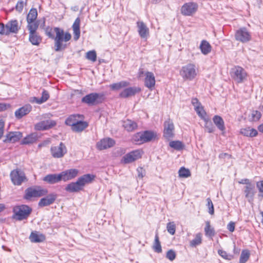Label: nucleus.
<instances>
[{
	"instance_id": "1",
	"label": "nucleus",
	"mask_w": 263,
	"mask_h": 263,
	"mask_svg": "<svg viewBox=\"0 0 263 263\" xmlns=\"http://www.w3.org/2000/svg\"><path fill=\"white\" fill-rule=\"evenodd\" d=\"M95 177V175L93 174L83 175L79 177L76 182L68 184L65 190L70 193L79 192L82 191L86 184L92 183Z\"/></svg>"
},
{
	"instance_id": "2",
	"label": "nucleus",
	"mask_w": 263,
	"mask_h": 263,
	"mask_svg": "<svg viewBox=\"0 0 263 263\" xmlns=\"http://www.w3.org/2000/svg\"><path fill=\"white\" fill-rule=\"evenodd\" d=\"M54 30L56 33V36L54 38L55 41V50L56 51H59L65 48L62 42L63 41L67 42L71 39V34L68 33H64L63 30L59 28H54Z\"/></svg>"
},
{
	"instance_id": "3",
	"label": "nucleus",
	"mask_w": 263,
	"mask_h": 263,
	"mask_svg": "<svg viewBox=\"0 0 263 263\" xmlns=\"http://www.w3.org/2000/svg\"><path fill=\"white\" fill-rule=\"evenodd\" d=\"M198 69L196 65L189 63L183 66L180 71V74L184 80H193L197 76Z\"/></svg>"
},
{
	"instance_id": "4",
	"label": "nucleus",
	"mask_w": 263,
	"mask_h": 263,
	"mask_svg": "<svg viewBox=\"0 0 263 263\" xmlns=\"http://www.w3.org/2000/svg\"><path fill=\"white\" fill-rule=\"evenodd\" d=\"M20 29L18 21L16 20L9 21L5 25L0 23V34L9 35L10 33H17Z\"/></svg>"
},
{
	"instance_id": "5",
	"label": "nucleus",
	"mask_w": 263,
	"mask_h": 263,
	"mask_svg": "<svg viewBox=\"0 0 263 263\" xmlns=\"http://www.w3.org/2000/svg\"><path fill=\"white\" fill-rule=\"evenodd\" d=\"M31 212V209L26 205H18L13 208L15 217L19 220L27 218Z\"/></svg>"
},
{
	"instance_id": "6",
	"label": "nucleus",
	"mask_w": 263,
	"mask_h": 263,
	"mask_svg": "<svg viewBox=\"0 0 263 263\" xmlns=\"http://www.w3.org/2000/svg\"><path fill=\"white\" fill-rule=\"evenodd\" d=\"M231 76L237 82L242 83L246 79L247 73L243 68L237 66L231 69Z\"/></svg>"
},
{
	"instance_id": "7",
	"label": "nucleus",
	"mask_w": 263,
	"mask_h": 263,
	"mask_svg": "<svg viewBox=\"0 0 263 263\" xmlns=\"http://www.w3.org/2000/svg\"><path fill=\"white\" fill-rule=\"evenodd\" d=\"M47 193V190L43 189L40 186L30 187L25 191V198L29 199L32 197H41L46 195Z\"/></svg>"
},
{
	"instance_id": "8",
	"label": "nucleus",
	"mask_w": 263,
	"mask_h": 263,
	"mask_svg": "<svg viewBox=\"0 0 263 263\" xmlns=\"http://www.w3.org/2000/svg\"><path fill=\"white\" fill-rule=\"evenodd\" d=\"M157 137L156 133L152 131H145L143 133H137L135 136V140L140 143L147 142L155 140Z\"/></svg>"
},
{
	"instance_id": "9",
	"label": "nucleus",
	"mask_w": 263,
	"mask_h": 263,
	"mask_svg": "<svg viewBox=\"0 0 263 263\" xmlns=\"http://www.w3.org/2000/svg\"><path fill=\"white\" fill-rule=\"evenodd\" d=\"M10 177L12 183L16 185H20L27 180L24 173L20 169L13 170L10 173Z\"/></svg>"
},
{
	"instance_id": "10",
	"label": "nucleus",
	"mask_w": 263,
	"mask_h": 263,
	"mask_svg": "<svg viewBox=\"0 0 263 263\" xmlns=\"http://www.w3.org/2000/svg\"><path fill=\"white\" fill-rule=\"evenodd\" d=\"M142 153V152L139 149L130 152L122 157L121 162L124 164L132 163L141 158Z\"/></svg>"
},
{
	"instance_id": "11",
	"label": "nucleus",
	"mask_w": 263,
	"mask_h": 263,
	"mask_svg": "<svg viewBox=\"0 0 263 263\" xmlns=\"http://www.w3.org/2000/svg\"><path fill=\"white\" fill-rule=\"evenodd\" d=\"M198 5L193 2L184 4L181 7V12L183 15L191 16L197 10Z\"/></svg>"
},
{
	"instance_id": "12",
	"label": "nucleus",
	"mask_w": 263,
	"mask_h": 263,
	"mask_svg": "<svg viewBox=\"0 0 263 263\" xmlns=\"http://www.w3.org/2000/svg\"><path fill=\"white\" fill-rule=\"evenodd\" d=\"M52 156L54 158H62L67 153L65 145L61 142L59 145L52 146L50 149Z\"/></svg>"
},
{
	"instance_id": "13",
	"label": "nucleus",
	"mask_w": 263,
	"mask_h": 263,
	"mask_svg": "<svg viewBox=\"0 0 263 263\" xmlns=\"http://www.w3.org/2000/svg\"><path fill=\"white\" fill-rule=\"evenodd\" d=\"M60 174L61 180L66 182L77 177L79 174V171L76 168H71L63 171Z\"/></svg>"
},
{
	"instance_id": "14",
	"label": "nucleus",
	"mask_w": 263,
	"mask_h": 263,
	"mask_svg": "<svg viewBox=\"0 0 263 263\" xmlns=\"http://www.w3.org/2000/svg\"><path fill=\"white\" fill-rule=\"evenodd\" d=\"M174 125L170 119L164 123L163 136L167 139L173 138L174 136Z\"/></svg>"
},
{
	"instance_id": "15",
	"label": "nucleus",
	"mask_w": 263,
	"mask_h": 263,
	"mask_svg": "<svg viewBox=\"0 0 263 263\" xmlns=\"http://www.w3.org/2000/svg\"><path fill=\"white\" fill-rule=\"evenodd\" d=\"M251 38L250 33L245 28L238 30L235 34L236 40L242 43L249 41Z\"/></svg>"
},
{
	"instance_id": "16",
	"label": "nucleus",
	"mask_w": 263,
	"mask_h": 263,
	"mask_svg": "<svg viewBox=\"0 0 263 263\" xmlns=\"http://www.w3.org/2000/svg\"><path fill=\"white\" fill-rule=\"evenodd\" d=\"M115 144V141L109 138H104L101 140L97 144V147L99 150L107 149L113 146Z\"/></svg>"
},
{
	"instance_id": "17",
	"label": "nucleus",
	"mask_w": 263,
	"mask_h": 263,
	"mask_svg": "<svg viewBox=\"0 0 263 263\" xmlns=\"http://www.w3.org/2000/svg\"><path fill=\"white\" fill-rule=\"evenodd\" d=\"M137 25L138 28V32L140 37L143 39H147L149 35L148 28L143 22H138L137 23Z\"/></svg>"
},
{
	"instance_id": "18",
	"label": "nucleus",
	"mask_w": 263,
	"mask_h": 263,
	"mask_svg": "<svg viewBox=\"0 0 263 263\" xmlns=\"http://www.w3.org/2000/svg\"><path fill=\"white\" fill-rule=\"evenodd\" d=\"M145 86L151 90L153 89L155 85L156 82L154 73L152 72L147 71L145 72Z\"/></svg>"
},
{
	"instance_id": "19",
	"label": "nucleus",
	"mask_w": 263,
	"mask_h": 263,
	"mask_svg": "<svg viewBox=\"0 0 263 263\" xmlns=\"http://www.w3.org/2000/svg\"><path fill=\"white\" fill-rule=\"evenodd\" d=\"M23 135L20 132H9L6 136V138L4 140V142H11L14 143L18 141Z\"/></svg>"
},
{
	"instance_id": "20",
	"label": "nucleus",
	"mask_w": 263,
	"mask_h": 263,
	"mask_svg": "<svg viewBox=\"0 0 263 263\" xmlns=\"http://www.w3.org/2000/svg\"><path fill=\"white\" fill-rule=\"evenodd\" d=\"M255 193V186L253 184H249L248 186H245L244 193L245 197L249 202H251L253 201Z\"/></svg>"
},
{
	"instance_id": "21",
	"label": "nucleus",
	"mask_w": 263,
	"mask_h": 263,
	"mask_svg": "<svg viewBox=\"0 0 263 263\" xmlns=\"http://www.w3.org/2000/svg\"><path fill=\"white\" fill-rule=\"evenodd\" d=\"M57 195L55 194H50L46 197L42 198L39 203V205L40 206H45L49 205L54 202Z\"/></svg>"
},
{
	"instance_id": "22",
	"label": "nucleus",
	"mask_w": 263,
	"mask_h": 263,
	"mask_svg": "<svg viewBox=\"0 0 263 263\" xmlns=\"http://www.w3.org/2000/svg\"><path fill=\"white\" fill-rule=\"evenodd\" d=\"M43 180L49 184H55L61 181L60 174H51L45 176Z\"/></svg>"
},
{
	"instance_id": "23",
	"label": "nucleus",
	"mask_w": 263,
	"mask_h": 263,
	"mask_svg": "<svg viewBox=\"0 0 263 263\" xmlns=\"http://www.w3.org/2000/svg\"><path fill=\"white\" fill-rule=\"evenodd\" d=\"M32 109V107L30 105H26L16 110L15 112V116L16 118L21 119L23 116L27 115L30 112Z\"/></svg>"
},
{
	"instance_id": "24",
	"label": "nucleus",
	"mask_w": 263,
	"mask_h": 263,
	"mask_svg": "<svg viewBox=\"0 0 263 263\" xmlns=\"http://www.w3.org/2000/svg\"><path fill=\"white\" fill-rule=\"evenodd\" d=\"M140 88L138 87H128L124 89L120 94L122 98H127L134 96L136 93L140 91Z\"/></svg>"
},
{
	"instance_id": "25",
	"label": "nucleus",
	"mask_w": 263,
	"mask_h": 263,
	"mask_svg": "<svg viewBox=\"0 0 263 263\" xmlns=\"http://www.w3.org/2000/svg\"><path fill=\"white\" fill-rule=\"evenodd\" d=\"M55 124L53 121L46 120L40 122L35 125V129L39 130H46Z\"/></svg>"
},
{
	"instance_id": "26",
	"label": "nucleus",
	"mask_w": 263,
	"mask_h": 263,
	"mask_svg": "<svg viewBox=\"0 0 263 263\" xmlns=\"http://www.w3.org/2000/svg\"><path fill=\"white\" fill-rule=\"evenodd\" d=\"M192 103L194 106L195 110L196 112L201 118H203L204 115H206V112L203 109V107L201 105L200 102H199L197 98H193L192 100Z\"/></svg>"
},
{
	"instance_id": "27",
	"label": "nucleus",
	"mask_w": 263,
	"mask_h": 263,
	"mask_svg": "<svg viewBox=\"0 0 263 263\" xmlns=\"http://www.w3.org/2000/svg\"><path fill=\"white\" fill-rule=\"evenodd\" d=\"M100 95L97 93H92L86 95L82 98V102L89 105H93L95 104L97 99L99 98Z\"/></svg>"
},
{
	"instance_id": "28",
	"label": "nucleus",
	"mask_w": 263,
	"mask_h": 263,
	"mask_svg": "<svg viewBox=\"0 0 263 263\" xmlns=\"http://www.w3.org/2000/svg\"><path fill=\"white\" fill-rule=\"evenodd\" d=\"M80 19L78 17L76 19L72 25V29L73 31V39L75 41L78 40L80 36Z\"/></svg>"
},
{
	"instance_id": "29",
	"label": "nucleus",
	"mask_w": 263,
	"mask_h": 263,
	"mask_svg": "<svg viewBox=\"0 0 263 263\" xmlns=\"http://www.w3.org/2000/svg\"><path fill=\"white\" fill-rule=\"evenodd\" d=\"M122 125L128 132H132L137 128V123L134 121L129 119L124 121Z\"/></svg>"
},
{
	"instance_id": "30",
	"label": "nucleus",
	"mask_w": 263,
	"mask_h": 263,
	"mask_svg": "<svg viewBox=\"0 0 263 263\" xmlns=\"http://www.w3.org/2000/svg\"><path fill=\"white\" fill-rule=\"evenodd\" d=\"M30 239L31 242H40L45 240V237L42 234L37 232H32L30 236Z\"/></svg>"
},
{
	"instance_id": "31",
	"label": "nucleus",
	"mask_w": 263,
	"mask_h": 263,
	"mask_svg": "<svg viewBox=\"0 0 263 263\" xmlns=\"http://www.w3.org/2000/svg\"><path fill=\"white\" fill-rule=\"evenodd\" d=\"M240 133L247 137H253L257 135V131L254 128L251 127H246L240 129Z\"/></svg>"
},
{
	"instance_id": "32",
	"label": "nucleus",
	"mask_w": 263,
	"mask_h": 263,
	"mask_svg": "<svg viewBox=\"0 0 263 263\" xmlns=\"http://www.w3.org/2000/svg\"><path fill=\"white\" fill-rule=\"evenodd\" d=\"M38 138L39 136L36 133H32L24 138L22 143L23 144H31L35 142Z\"/></svg>"
},
{
	"instance_id": "33",
	"label": "nucleus",
	"mask_w": 263,
	"mask_h": 263,
	"mask_svg": "<svg viewBox=\"0 0 263 263\" xmlns=\"http://www.w3.org/2000/svg\"><path fill=\"white\" fill-rule=\"evenodd\" d=\"M213 122L217 128L221 131L225 130L224 121L222 118L218 115H216L213 117Z\"/></svg>"
},
{
	"instance_id": "34",
	"label": "nucleus",
	"mask_w": 263,
	"mask_h": 263,
	"mask_svg": "<svg viewBox=\"0 0 263 263\" xmlns=\"http://www.w3.org/2000/svg\"><path fill=\"white\" fill-rule=\"evenodd\" d=\"M87 126L88 124L86 122L79 120L78 123H77L71 127V129L74 132H80L85 129Z\"/></svg>"
},
{
	"instance_id": "35",
	"label": "nucleus",
	"mask_w": 263,
	"mask_h": 263,
	"mask_svg": "<svg viewBox=\"0 0 263 263\" xmlns=\"http://www.w3.org/2000/svg\"><path fill=\"white\" fill-rule=\"evenodd\" d=\"M129 83L127 81H121L118 83H114L109 85V87L112 90H119L123 88H125L129 85Z\"/></svg>"
},
{
	"instance_id": "36",
	"label": "nucleus",
	"mask_w": 263,
	"mask_h": 263,
	"mask_svg": "<svg viewBox=\"0 0 263 263\" xmlns=\"http://www.w3.org/2000/svg\"><path fill=\"white\" fill-rule=\"evenodd\" d=\"M49 98V94L48 92L45 90H44L42 92V97L41 98L34 97L33 98V101L35 102L36 103L40 104L47 101Z\"/></svg>"
},
{
	"instance_id": "37",
	"label": "nucleus",
	"mask_w": 263,
	"mask_h": 263,
	"mask_svg": "<svg viewBox=\"0 0 263 263\" xmlns=\"http://www.w3.org/2000/svg\"><path fill=\"white\" fill-rule=\"evenodd\" d=\"M200 48L201 52L206 55L211 51V46L210 44L206 41H202L200 45Z\"/></svg>"
},
{
	"instance_id": "38",
	"label": "nucleus",
	"mask_w": 263,
	"mask_h": 263,
	"mask_svg": "<svg viewBox=\"0 0 263 263\" xmlns=\"http://www.w3.org/2000/svg\"><path fill=\"white\" fill-rule=\"evenodd\" d=\"M80 117L79 115H73L69 116L65 121V123L67 125L71 126V127L78 123L79 120L78 118Z\"/></svg>"
},
{
	"instance_id": "39",
	"label": "nucleus",
	"mask_w": 263,
	"mask_h": 263,
	"mask_svg": "<svg viewBox=\"0 0 263 263\" xmlns=\"http://www.w3.org/2000/svg\"><path fill=\"white\" fill-rule=\"evenodd\" d=\"M37 16V10L35 8H32L30 10L27 16V22H31L32 21H36Z\"/></svg>"
},
{
	"instance_id": "40",
	"label": "nucleus",
	"mask_w": 263,
	"mask_h": 263,
	"mask_svg": "<svg viewBox=\"0 0 263 263\" xmlns=\"http://www.w3.org/2000/svg\"><path fill=\"white\" fill-rule=\"evenodd\" d=\"M205 235L208 237H213L215 235V231L210 225V222L207 221L205 222V227L204 228Z\"/></svg>"
},
{
	"instance_id": "41",
	"label": "nucleus",
	"mask_w": 263,
	"mask_h": 263,
	"mask_svg": "<svg viewBox=\"0 0 263 263\" xmlns=\"http://www.w3.org/2000/svg\"><path fill=\"white\" fill-rule=\"evenodd\" d=\"M204 121H205V130L209 133H211L214 132V127L213 125L212 124L210 120L208 118H206V115H204V117L203 118H201Z\"/></svg>"
},
{
	"instance_id": "42",
	"label": "nucleus",
	"mask_w": 263,
	"mask_h": 263,
	"mask_svg": "<svg viewBox=\"0 0 263 263\" xmlns=\"http://www.w3.org/2000/svg\"><path fill=\"white\" fill-rule=\"evenodd\" d=\"M29 41L33 45H37L41 42V38L36 32L29 33Z\"/></svg>"
},
{
	"instance_id": "43",
	"label": "nucleus",
	"mask_w": 263,
	"mask_h": 263,
	"mask_svg": "<svg viewBox=\"0 0 263 263\" xmlns=\"http://www.w3.org/2000/svg\"><path fill=\"white\" fill-rule=\"evenodd\" d=\"M27 28L29 31V33L36 32L39 27V23L36 21H32L31 22H27Z\"/></svg>"
},
{
	"instance_id": "44",
	"label": "nucleus",
	"mask_w": 263,
	"mask_h": 263,
	"mask_svg": "<svg viewBox=\"0 0 263 263\" xmlns=\"http://www.w3.org/2000/svg\"><path fill=\"white\" fill-rule=\"evenodd\" d=\"M153 249L155 252L157 253H161L162 252L161 246L160 242L159 240V236L158 234H156L155 237L154 243L153 245Z\"/></svg>"
},
{
	"instance_id": "45",
	"label": "nucleus",
	"mask_w": 263,
	"mask_h": 263,
	"mask_svg": "<svg viewBox=\"0 0 263 263\" xmlns=\"http://www.w3.org/2000/svg\"><path fill=\"white\" fill-rule=\"evenodd\" d=\"M250 253L247 250H242L240 256L239 263H246L250 257Z\"/></svg>"
},
{
	"instance_id": "46",
	"label": "nucleus",
	"mask_w": 263,
	"mask_h": 263,
	"mask_svg": "<svg viewBox=\"0 0 263 263\" xmlns=\"http://www.w3.org/2000/svg\"><path fill=\"white\" fill-rule=\"evenodd\" d=\"M202 242V234L200 233H197L194 239L190 242V245L192 247H196L201 243Z\"/></svg>"
},
{
	"instance_id": "47",
	"label": "nucleus",
	"mask_w": 263,
	"mask_h": 263,
	"mask_svg": "<svg viewBox=\"0 0 263 263\" xmlns=\"http://www.w3.org/2000/svg\"><path fill=\"white\" fill-rule=\"evenodd\" d=\"M170 147L174 148L175 149L179 151L183 149L184 145L179 141H172L169 143Z\"/></svg>"
},
{
	"instance_id": "48",
	"label": "nucleus",
	"mask_w": 263,
	"mask_h": 263,
	"mask_svg": "<svg viewBox=\"0 0 263 263\" xmlns=\"http://www.w3.org/2000/svg\"><path fill=\"white\" fill-rule=\"evenodd\" d=\"M178 173L179 177L182 178H187L191 176L190 170L184 167L179 170Z\"/></svg>"
},
{
	"instance_id": "49",
	"label": "nucleus",
	"mask_w": 263,
	"mask_h": 263,
	"mask_svg": "<svg viewBox=\"0 0 263 263\" xmlns=\"http://www.w3.org/2000/svg\"><path fill=\"white\" fill-rule=\"evenodd\" d=\"M218 253L220 256L225 259L230 260L233 258V255L227 253L226 251L222 250H219Z\"/></svg>"
},
{
	"instance_id": "50",
	"label": "nucleus",
	"mask_w": 263,
	"mask_h": 263,
	"mask_svg": "<svg viewBox=\"0 0 263 263\" xmlns=\"http://www.w3.org/2000/svg\"><path fill=\"white\" fill-rule=\"evenodd\" d=\"M86 58L92 62H95L97 60L96 52L94 50L89 51L86 53Z\"/></svg>"
},
{
	"instance_id": "51",
	"label": "nucleus",
	"mask_w": 263,
	"mask_h": 263,
	"mask_svg": "<svg viewBox=\"0 0 263 263\" xmlns=\"http://www.w3.org/2000/svg\"><path fill=\"white\" fill-rule=\"evenodd\" d=\"M166 228L168 232L171 234L174 235L175 233L176 227L173 222H168L167 224Z\"/></svg>"
},
{
	"instance_id": "52",
	"label": "nucleus",
	"mask_w": 263,
	"mask_h": 263,
	"mask_svg": "<svg viewBox=\"0 0 263 263\" xmlns=\"http://www.w3.org/2000/svg\"><path fill=\"white\" fill-rule=\"evenodd\" d=\"M251 120L253 121H258L261 117V113L257 110H253L251 112Z\"/></svg>"
},
{
	"instance_id": "53",
	"label": "nucleus",
	"mask_w": 263,
	"mask_h": 263,
	"mask_svg": "<svg viewBox=\"0 0 263 263\" xmlns=\"http://www.w3.org/2000/svg\"><path fill=\"white\" fill-rule=\"evenodd\" d=\"M206 201H207V206L209 208V213L211 215H213L214 213V206H213L212 201L210 198H208L206 199Z\"/></svg>"
},
{
	"instance_id": "54",
	"label": "nucleus",
	"mask_w": 263,
	"mask_h": 263,
	"mask_svg": "<svg viewBox=\"0 0 263 263\" xmlns=\"http://www.w3.org/2000/svg\"><path fill=\"white\" fill-rule=\"evenodd\" d=\"M176 256V253L172 250H168L166 253V258L171 261L174 260L175 259Z\"/></svg>"
},
{
	"instance_id": "55",
	"label": "nucleus",
	"mask_w": 263,
	"mask_h": 263,
	"mask_svg": "<svg viewBox=\"0 0 263 263\" xmlns=\"http://www.w3.org/2000/svg\"><path fill=\"white\" fill-rule=\"evenodd\" d=\"M24 2L23 1H18L15 6L16 10L18 12H22L24 8Z\"/></svg>"
},
{
	"instance_id": "56",
	"label": "nucleus",
	"mask_w": 263,
	"mask_h": 263,
	"mask_svg": "<svg viewBox=\"0 0 263 263\" xmlns=\"http://www.w3.org/2000/svg\"><path fill=\"white\" fill-rule=\"evenodd\" d=\"M138 177L139 178L142 179L145 175V172L143 168L141 167H139L137 170Z\"/></svg>"
},
{
	"instance_id": "57",
	"label": "nucleus",
	"mask_w": 263,
	"mask_h": 263,
	"mask_svg": "<svg viewBox=\"0 0 263 263\" xmlns=\"http://www.w3.org/2000/svg\"><path fill=\"white\" fill-rule=\"evenodd\" d=\"M235 223L233 221L230 222L227 225V229L230 232H233L235 230Z\"/></svg>"
},
{
	"instance_id": "58",
	"label": "nucleus",
	"mask_w": 263,
	"mask_h": 263,
	"mask_svg": "<svg viewBox=\"0 0 263 263\" xmlns=\"http://www.w3.org/2000/svg\"><path fill=\"white\" fill-rule=\"evenodd\" d=\"M4 122L2 120L0 121V139L2 137L4 134Z\"/></svg>"
},
{
	"instance_id": "59",
	"label": "nucleus",
	"mask_w": 263,
	"mask_h": 263,
	"mask_svg": "<svg viewBox=\"0 0 263 263\" xmlns=\"http://www.w3.org/2000/svg\"><path fill=\"white\" fill-rule=\"evenodd\" d=\"M257 187L260 192H263V180L257 183Z\"/></svg>"
},
{
	"instance_id": "60",
	"label": "nucleus",
	"mask_w": 263,
	"mask_h": 263,
	"mask_svg": "<svg viewBox=\"0 0 263 263\" xmlns=\"http://www.w3.org/2000/svg\"><path fill=\"white\" fill-rule=\"evenodd\" d=\"M239 183L245 184H246V186H248V185L249 184H252V183H250L249 180L248 179H241L240 181H239Z\"/></svg>"
},
{
	"instance_id": "61",
	"label": "nucleus",
	"mask_w": 263,
	"mask_h": 263,
	"mask_svg": "<svg viewBox=\"0 0 263 263\" xmlns=\"http://www.w3.org/2000/svg\"><path fill=\"white\" fill-rule=\"evenodd\" d=\"M7 108V105L4 103H0V111H4Z\"/></svg>"
},
{
	"instance_id": "62",
	"label": "nucleus",
	"mask_w": 263,
	"mask_h": 263,
	"mask_svg": "<svg viewBox=\"0 0 263 263\" xmlns=\"http://www.w3.org/2000/svg\"><path fill=\"white\" fill-rule=\"evenodd\" d=\"M49 141H45L43 143L39 144L38 146L39 147H42L43 146H45V145L48 144L49 143Z\"/></svg>"
},
{
	"instance_id": "63",
	"label": "nucleus",
	"mask_w": 263,
	"mask_h": 263,
	"mask_svg": "<svg viewBox=\"0 0 263 263\" xmlns=\"http://www.w3.org/2000/svg\"><path fill=\"white\" fill-rule=\"evenodd\" d=\"M258 129L260 132L263 133V123L258 127Z\"/></svg>"
},
{
	"instance_id": "64",
	"label": "nucleus",
	"mask_w": 263,
	"mask_h": 263,
	"mask_svg": "<svg viewBox=\"0 0 263 263\" xmlns=\"http://www.w3.org/2000/svg\"><path fill=\"white\" fill-rule=\"evenodd\" d=\"M5 208V205L3 204H0V212H2Z\"/></svg>"
}]
</instances>
